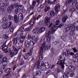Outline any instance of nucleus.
I'll return each instance as SVG.
<instances>
[{"label": "nucleus", "mask_w": 78, "mask_h": 78, "mask_svg": "<svg viewBox=\"0 0 78 78\" xmlns=\"http://www.w3.org/2000/svg\"><path fill=\"white\" fill-rule=\"evenodd\" d=\"M51 30L54 31V33L55 32V31H56V30L58 29V28L56 27V25H53L51 28Z\"/></svg>", "instance_id": "obj_15"}, {"label": "nucleus", "mask_w": 78, "mask_h": 78, "mask_svg": "<svg viewBox=\"0 0 78 78\" xmlns=\"http://www.w3.org/2000/svg\"><path fill=\"white\" fill-rule=\"evenodd\" d=\"M9 18L10 19H11V20H12V19H13V17L11 15H9Z\"/></svg>", "instance_id": "obj_59"}, {"label": "nucleus", "mask_w": 78, "mask_h": 78, "mask_svg": "<svg viewBox=\"0 0 78 78\" xmlns=\"http://www.w3.org/2000/svg\"><path fill=\"white\" fill-rule=\"evenodd\" d=\"M34 14V12H32L29 15H28V16H27L26 17V19H24V22H26V20H27V19H29V16H31V15H33V14Z\"/></svg>", "instance_id": "obj_35"}, {"label": "nucleus", "mask_w": 78, "mask_h": 78, "mask_svg": "<svg viewBox=\"0 0 78 78\" xmlns=\"http://www.w3.org/2000/svg\"><path fill=\"white\" fill-rule=\"evenodd\" d=\"M66 52L67 53V56H68V55H69L70 53V50H69V49H66Z\"/></svg>", "instance_id": "obj_55"}, {"label": "nucleus", "mask_w": 78, "mask_h": 78, "mask_svg": "<svg viewBox=\"0 0 78 78\" xmlns=\"http://www.w3.org/2000/svg\"><path fill=\"white\" fill-rule=\"evenodd\" d=\"M3 37H4V38L6 39H7L8 38V35L6 34H4L3 35Z\"/></svg>", "instance_id": "obj_54"}, {"label": "nucleus", "mask_w": 78, "mask_h": 78, "mask_svg": "<svg viewBox=\"0 0 78 78\" xmlns=\"http://www.w3.org/2000/svg\"><path fill=\"white\" fill-rule=\"evenodd\" d=\"M45 25H48L50 22V18L48 17H46L45 18Z\"/></svg>", "instance_id": "obj_9"}, {"label": "nucleus", "mask_w": 78, "mask_h": 78, "mask_svg": "<svg viewBox=\"0 0 78 78\" xmlns=\"http://www.w3.org/2000/svg\"><path fill=\"white\" fill-rule=\"evenodd\" d=\"M27 39L28 40H31V39H32V37H31L30 36L28 35L27 37Z\"/></svg>", "instance_id": "obj_57"}, {"label": "nucleus", "mask_w": 78, "mask_h": 78, "mask_svg": "<svg viewBox=\"0 0 78 78\" xmlns=\"http://www.w3.org/2000/svg\"><path fill=\"white\" fill-rule=\"evenodd\" d=\"M46 41L47 42H50L51 40V36L46 35Z\"/></svg>", "instance_id": "obj_17"}, {"label": "nucleus", "mask_w": 78, "mask_h": 78, "mask_svg": "<svg viewBox=\"0 0 78 78\" xmlns=\"http://www.w3.org/2000/svg\"><path fill=\"white\" fill-rule=\"evenodd\" d=\"M60 24V21L59 20H57L55 22V25H59Z\"/></svg>", "instance_id": "obj_42"}, {"label": "nucleus", "mask_w": 78, "mask_h": 78, "mask_svg": "<svg viewBox=\"0 0 78 78\" xmlns=\"http://www.w3.org/2000/svg\"><path fill=\"white\" fill-rule=\"evenodd\" d=\"M8 28H9L10 30V32H13L14 31V28H13V26L11 27H9Z\"/></svg>", "instance_id": "obj_40"}, {"label": "nucleus", "mask_w": 78, "mask_h": 78, "mask_svg": "<svg viewBox=\"0 0 78 78\" xmlns=\"http://www.w3.org/2000/svg\"><path fill=\"white\" fill-rule=\"evenodd\" d=\"M17 40H18V37H16L14 39L13 42L14 44H17Z\"/></svg>", "instance_id": "obj_23"}, {"label": "nucleus", "mask_w": 78, "mask_h": 78, "mask_svg": "<svg viewBox=\"0 0 78 78\" xmlns=\"http://www.w3.org/2000/svg\"><path fill=\"white\" fill-rule=\"evenodd\" d=\"M13 9L14 6L12 5L9 6L7 9L8 12L9 13H11L12 12V9Z\"/></svg>", "instance_id": "obj_11"}, {"label": "nucleus", "mask_w": 78, "mask_h": 78, "mask_svg": "<svg viewBox=\"0 0 78 78\" xmlns=\"http://www.w3.org/2000/svg\"><path fill=\"white\" fill-rule=\"evenodd\" d=\"M10 70H11V69L10 68H7L5 70V73H8V72H9L10 71Z\"/></svg>", "instance_id": "obj_45"}, {"label": "nucleus", "mask_w": 78, "mask_h": 78, "mask_svg": "<svg viewBox=\"0 0 78 78\" xmlns=\"http://www.w3.org/2000/svg\"><path fill=\"white\" fill-rule=\"evenodd\" d=\"M42 72L40 70L37 71L35 72L36 75L37 76H41L42 75Z\"/></svg>", "instance_id": "obj_20"}, {"label": "nucleus", "mask_w": 78, "mask_h": 78, "mask_svg": "<svg viewBox=\"0 0 78 78\" xmlns=\"http://www.w3.org/2000/svg\"><path fill=\"white\" fill-rule=\"evenodd\" d=\"M62 78H69V76L67 75L66 74H63V75L62 76Z\"/></svg>", "instance_id": "obj_44"}, {"label": "nucleus", "mask_w": 78, "mask_h": 78, "mask_svg": "<svg viewBox=\"0 0 78 78\" xmlns=\"http://www.w3.org/2000/svg\"><path fill=\"white\" fill-rule=\"evenodd\" d=\"M23 18V13H20L18 15V19L20 20H22Z\"/></svg>", "instance_id": "obj_24"}, {"label": "nucleus", "mask_w": 78, "mask_h": 78, "mask_svg": "<svg viewBox=\"0 0 78 78\" xmlns=\"http://www.w3.org/2000/svg\"><path fill=\"white\" fill-rule=\"evenodd\" d=\"M14 20L16 23H19V20L18 19L15 20Z\"/></svg>", "instance_id": "obj_62"}, {"label": "nucleus", "mask_w": 78, "mask_h": 78, "mask_svg": "<svg viewBox=\"0 0 78 78\" xmlns=\"http://www.w3.org/2000/svg\"><path fill=\"white\" fill-rule=\"evenodd\" d=\"M50 9V6H48L46 7L44 9V11H45V12H47L49 11Z\"/></svg>", "instance_id": "obj_29"}, {"label": "nucleus", "mask_w": 78, "mask_h": 78, "mask_svg": "<svg viewBox=\"0 0 78 78\" xmlns=\"http://www.w3.org/2000/svg\"><path fill=\"white\" fill-rule=\"evenodd\" d=\"M12 48L13 50H12L11 51V53H10V55L11 57H12L13 56V55H16L17 54V51H19V50L16 48V47L14 46H12Z\"/></svg>", "instance_id": "obj_3"}, {"label": "nucleus", "mask_w": 78, "mask_h": 78, "mask_svg": "<svg viewBox=\"0 0 78 78\" xmlns=\"http://www.w3.org/2000/svg\"><path fill=\"white\" fill-rule=\"evenodd\" d=\"M72 2H73V0H67L65 4L66 5H68L69 4L72 3Z\"/></svg>", "instance_id": "obj_31"}, {"label": "nucleus", "mask_w": 78, "mask_h": 78, "mask_svg": "<svg viewBox=\"0 0 78 78\" xmlns=\"http://www.w3.org/2000/svg\"><path fill=\"white\" fill-rule=\"evenodd\" d=\"M77 3V2L75 0L73 2H72V5H73V6H76V3Z\"/></svg>", "instance_id": "obj_38"}, {"label": "nucleus", "mask_w": 78, "mask_h": 78, "mask_svg": "<svg viewBox=\"0 0 78 78\" xmlns=\"http://www.w3.org/2000/svg\"><path fill=\"white\" fill-rule=\"evenodd\" d=\"M38 38L37 37H35V35L32 36V40L34 41L35 42H37L38 41Z\"/></svg>", "instance_id": "obj_18"}, {"label": "nucleus", "mask_w": 78, "mask_h": 78, "mask_svg": "<svg viewBox=\"0 0 78 78\" xmlns=\"http://www.w3.org/2000/svg\"><path fill=\"white\" fill-rule=\"evenodd\" d=\"M2 62V65H3L4 66H7V64L5 62Z\"/></svg>", "instance_id": "obj_61"}, {"label": "nucleus", "mask_w": 78, "mask_h": 78, "mask_svg": "<svg viewBox=\"0 0 78 78\" xmlns=\"http://www.w3.org/2000/svg\"><path fill=\"white\" fill-rule=\"evenodd\" d=\"M8 25L7 26L8 28H11L13 27V25L12 24V22L10 21L7 23Z\"/></svg>", "instance_id": "obj_19"}, {"label": "nucleus", "mask_w": 78, "mask_h": 78, "mask_svg": "<svg viewBox=\"0 0 78 78\" xmlns=\"http://www.w3.org/2000/svg\"><path fill=\"white\" fill-rule=\"evenodd\" d=\"M44 42H45V44H44V45H43L44 48H43V49H44V50H49L51 47V45L50 44V43H48V44L47 45L46 47H45V42H44L42 44L41 47L42 46V44H44Z\"/></svg>", "instance_id": "obj_7"}, {"label": "nucleus", "mask_w": 78, "mask_h": 78, "mask_svg": "<svg viewBox=\"0 0 78 78\" xmlns=\"http://www.w3.org/2000/svg\"><path fill=\"white\" fill-rule=\"evenodd\" d=\"M5 44H6V43H5V44H3L2 46V50H3V51H5V53H7V52H8V51L6 50V49H7V48H8V47L9 46L10 43H9L7 46L5 45Z\"/></svg>", "instance_id": "obj_4"}, {"label": "nucleus", "mask_w": 78, "mask_h": 78, "mask_svg": "<svg viewBox=\"0 0 78 78\" xmlns=\"http://www.w3.org/2000/svg\"><path fill=\"white\" fill-rule=\"evenodd\" d=\"M48 4H53V2H51L50 1V0H48Z\"/></svg>", "instance_id": "obj_64"}, {"label": "nucleus", "mask_w": 78, "mask_h": 78, "mask_svg": "<svg viewBox=\"0 0 78 78\" xmlns=\"http://www.w3.org/2000/svg\"><path fill=\"white\" fill-rule=\"evenodd\" d=\"M23 58H24V59L28 60V56H27V55L25 56L23 55Z\"/></svg>", "instance_id": "obj_60"}, {"label": "nucleus", "mask_w": 78, "mask_h": 78, "mask_svg": "<svg viewBox=\"0 0 78 78\" xmlns=\"http://www.w3.org/2000/svg\"><path fill=\"white\" fill-rule=\"evenodd\" d=\"M19 10H21L23 9V6L22 5H19L18 8Z\"/></svg>", "instance_id": "obj_36"}, {"label": "nucleus", "mask_w": 78, "mask_h": 78, "mask_svg": "<svg viewBox=\"0 0 78 78\" xmlns=\"http://www.w3.org/2000/svg\"><path fill=\"white\" fill-rule=\"evenodd\" d=\"M36 4V1H33L32 3L33 6L31 5V7L27 9V12H29L30 11V10L33 11V8H34V6H35Z\"/></svg>", "instance_id": "obj_8"}, {"label": "nucleus", "mask_w": 78, "mask_h": 78, "mask_svg": "<svg viewBox=\"0 0 78 78\" xmlns=\"http://www.w3.org/2000/svg\"><path fill=\"white\" fill-rule=\"evenodd\" d=\"M20 71H21V68H20V69L18 70L17 73L16 72L15 73L13 74V75H15V76H19V74L20 73L19 72H20Z\"/></svg>", "instance_id": "obj_28"}, {"label": "nucleus", "mask_w": 78, "mask_h": 78, "mask_svg": "<svg viewBox=\"0 0 78 78\" xmlns=\"http://www.w3.org/2000/svg\"><path fill=\"white\" fill-rule=\"evenodd\" d=\"M59 42V40H57L56 41H55L54 43V45H56L57 44H58Z\"/></svg>", "instance_id": "obj_58"}, {"label": "nucleus", "mask_w": 78, "mask_h": 78, "mask_svg": "<svg viewBox=\"0 0 78 78\" xmlns=\"http://www.w3.org/2000/svg\"><path fill=\"white\" fill-rule=\"evenodd\" d=\"M25 45L27 47L29 48L30 47V43L28 40H26L25 41Z\"/></svg>", "instance_id": "obj_22"}, {"label": "nucleus", "mask_w": 78, "mask_h": 78, "mask_svg": "<svg viewBox=\"0 0 78 78\" xmlns=\"http://www.w3.org/2000/svg\"><path fill=\"white\" fill-rule=\"evenodd\" d=\"M64 26V24H61L59 25L58 26V28H61L62 27Z\"/></svg>", "instance_id": "obj_63"}, {"label": "nucleus", "mask_w": 78, "mask_h": 78, "mask_svg": "<svg viewBox=\"0 0 78 78\" xmlns=\"http://www.w3.org/2000/svg\"><path fill=\"white\" fill-rule=\"evenodd\" d=\"M56 72H57L58 73H59L61 70V69H60V68H58L55 70Z\"/></svg>", "instance_id": "obj_50"}, {"label": "nucleus", "mask_w": 78, "mask_h": 78, "mask_svg": "<svg viewBox=\"0 0 78 78\" xmlns=\"http://www.w3.org/2000/svg\"><path fill=\"white\" fill-rule=\"evenodd\" d=\"M41 62L40 61H37L36 63V66H35L37 69H39V66H40V63Z\"/></svg>", "instance_id": "obj_27"}, {"label": "nucleus", "mask_w": 78, "mask_h": 78, "mask_svg": "<svg viewBox=\"0 0 78 78\" xmlns=\"http://www.w3.org/2000/svg\"><path fill=\"white\" fill-rule=\"evenodd\" d=\"M54 54V51H51V52L50 53V55L51 57H52L53 56V55Z\"/></svg>", "instance_id": "obj_52"}, {"label": "nucleus", "mask_w": 78, "mask_h": 78, "mask_svg": "<svg viewBox=\"0 0 78 78\" xmlns=\"http://www.w3.org/2000/svg\"><path fill=\"white\" fill-rule=\"evenodd\" d=\"M45 44V43L44 42L42 44V46L40 48V51L39 52V58L38 59V61H41V60H42V59H43V57H42V53H43V48H44V45Z\"/></svg>", "instance_id": "obj_2"}, {"label": "nucleus", "mask_w": 78, "mask_h": 78, "mask_svg": "<svg viewBox=\"0 0 78 78\" xmlns=\"http://www.w3.org/2000/svg\"><path fill=\"white\" fill-rule=\"evenodd\" d=\"M70 34L71 36H73V35H74L75 34H74V31L72 30L70 32Z\"/></svg>", "instance_id": "obj_49"}, {"label": "nucleus", "mask_w": 78, "mask_h": 78, "mask_svg": "<svg viewBox=\"0 0 78 78\" xmlns=\"http://www.w3.org/2000/svg\"><path fill=\"white\" fill-rule=\"evenodd\" d=\"M30 44L31 45H34L35 43L33 41H30Z\"/></svg>", "instance_id": "obj_47"}, {"label": "nucleus", "mask_w": 78, "mask_h": 78, "mask_svg": "<svg viewBox=\"0 0 78 78\" xmlns=\"http://www.w3.org/2000/svg\"><path fill=\"white\" fill-rule=\"evenodd\" d=\"M2 61L3 62H8V59L7 58L4 57L2 58Z\"/></svg>", "instance_id": "obj_33"}, {"label": "nucleus", "mask_w": 78, "mask_h": 78, "mask_svg": "<svg viewBox=\"0 0 78 78\" xmlns=\"http://www.w3.org/2000/svg\"><path fill=\"white\" fill-rule=\"evenodd\" d=\"M69 11L71 12H73L75 11V7L71 6L69 9Z\"/></svg>", "instance_id": "obj_14"}, {"label": "nucleus", "mask_w": 78, "mask_h": 78, "mask_svg": "<svg viewBox=\"0 0 78 78\" xmlns=\"http://www.w3.org/2000/svg\"><path fill=\"white\" fill-rule=\"evenodd\" d=\"M36 19V16H34L30 21V27H33L35 23V20Z\"/></svg>", "instance_id": "obj_6"}, {"label": "nucleus", "mask_w": 78, "mask_h": 78, "mask_svg": "<svg viewBox=\"0 0 78 78\" xmlns=\"http://www.w3.org/2000/svg\"><path fill=\"white\" fill-rule=\"evenodd\" d=\"M72 50H73L74 52H75V53H76V52H77V51H78V50L75 48H72Z\"/></svg>", "instance_id": "obj_41"}, {"label": "nucleus", "mask_w": 78, "mask_h": 78, "mask_svg": "<svg viewBox=\"0 0 78 78\" xmlns=\"http://www.w3.org/2000/svg\"><path fill=\"white\" fill-rule=\"evenodd\" d=\"M73 62H78V59L76 58H73Z\"/></svg>", "instance_id": "obj_46"}, {"label": "nucleus", "mask_w": 78, "mask_h": 78, "mask_svg": "<svg viewBox=\"0 0 78 78\" xmlns=\"http://www.w3.org/2000/svg\"><path fill=\"white\" fill-rule=\"evenodd\" d=\"M75 25H76L75 23H74L69 24L68 26V27L66 28V32L67 33L69 30H70L71 28V31H75V30H76V26Z\"/></svg>", "instance_id": "obj_1"}, {"label": "nucleus", "mask_w": 78, "mask_h": 78, "mask_svg": "<svg viewBox=\"0 0 78 78\" xmlns=\"http://www.w3.org/2000/svg\"><path fill=\"white\" fill-rule=\"evenodd\" d=\"M3 28L5 29V28H8V25H4L3 26Z\"/></svg>", "instance_id": "obj_53"}, {"label": "nucleus", "mask_w": 78, "mask_h": 78, "mask_svg": "<svg viewBox=\"0 0 78 78\" xmlns=\"http://www.w3.org/2000/svg\"><path fill=\"white\" fill-rule=\"evenodd\" d=\"M61 39L64 41H66V37L64 36H62L61 37Z\"/></svg>", "instance_id": "obj_56"}, {"label": "nucleus", "mask_w": 78, "mask_h": 78, "mask_svg": "<svg viewBox=\"0 0 78 78\" xmlns=\"http://www.w3.org/2000/svg\"><path fill=\"white\" fill-rule=\"evenodd\" d=\"M25 37V36L23 35H21L20 36V42L21 43V44H22L23 41H24V39Z\"/></svg>", "instance_id": "obj_13"}, {"label": "nucleus", "mask_w": 78, "mask_h": 78, "mask_svg": "<svg viewBox=\"0 0 78 78\" xmlns=\"http://www.w3.org/2000/svg\"><path fill=\"white\" fill-rule=\"evenodd\" d=\"M19 8H16L15 10V12L16 13V14H17V13H18V12H19Z\"/></svg>", "instance_id": "obj_51"}, {"label": "nucleus", "mask_w": 78, "mask_h": 78, "mask_svg": "<svg viewBox=\"0 0 78 78\" xmlns=\"http://www.w3.org/2000/svg\"><path fill=\"white\" fill-rule=\"evenodd\" d=\"M68 19V17L66 15H64L62 17V21L63 23H65V22H66L67 19Z\"/></svg>", "instance_id": "obj_16"}, {"label": "nucleus", "mask_w": 78, "mask_h": 78, "mask_svg": "<svg viewBox=\"0 0 78 78\" xmlns=\"http://www.w3.org/2000/svg\"><path fill=\"white\" fill-rule=\"evenodd\" d=\"M46 30V27H42L39 30V31L40 33H42V32H44L45 30Z\"/></svg>", "instance_id": "obj_26"}, {"label": "nucleus", "mask_w": 78, "mask_h": 78, "mask_svg": "<svg viewBox=\"0 0 78 78\" xmlns=\"http://www.w3.org/2000/svg\"><path fill=\"white\" fill-rule=\"evenodd\" d=\"M30 27H28L27 28H26L25 29L24 31H29L30 30Z\"/></svg>", "instance_id": "obj_48"}, {"label": "nucleus", "mask_w": 78, "mask_h": 78, "mask_svg": "<svg viewBox=\"0 0 78 78\" xmlns=\"http://www.w3.org/2000/svg\"><path fill=\"white\" fill-rule=\"evenodd\" d=\"M55 12H54L53 11H51L49 13L50 17H53V16L55 15Z\"/></svg>", "instance_id": "obj_25"}, {"label": "nucleus", "mask_w": 78, "mask_h": 78, "mask_svg": "<svg viewBox=\"0 0 78 78\" xmlns=\"http://www.w3.org/2000/svg\"><path fill=\"white\" fill-rule=\"evenodd\" d=\"M69 69L71 70H74L75 69V67L73 66H70L69 67Z\"/></svg>", "instance_id": "obj_32"}, {"label": "nucleus", "mask_w": 78, "mask_h": 78, "mask_svg": "<svg viewBox=\"0 0 78 78\" xmlns=\"http://www.w3.org/2000/svg\"><path fill=\"white\" fill-rule=\"evenodd\" d=\"M44 65L46 69H49L50 66H51L50 64H49L48 63H45Z\"/></svg>", "instance_id": "obj_30"}, {"label": "nucleus", "mask_w": 78, "mask_h": 78, "mask_svg": "<svg viewBox=\"0 0 78 78\" xmlns=\"http://www.w3.org/2000/svg\"><path fill=\"white\" fill-rule=\"evenodd\" d=\"M32 32L34 34H39L40 33L39 28L36 27L32 30Z\"/></svg>", "instance_id": "obj_10"}, {"label": "nucleus", "mask_w": 78, "mask_h": 78, "mask_svg": "<svg viewBox=\"0 0 78 78\" xmlns=\"http://www.w3.org/2000/svg\"><path fill=\"white\" fill-rule=\"evenodd\" d=\"M2 21L3 23H6L8 22V20L6 18H4L2 20Z\"/></svg>", "instance_id": "obj_37"}, {"label": "nucleus", "mask_w": 78, "mask_h": 78, "mask_svg": "<svg viewBox=\"0 0 78 78\" xmlns=\"http://www.w3.org/2000/svg\"><path fill=\"white\" fill-rule=\"evenodd\" d=\"M65 59H64L63 60H59L60 62H59V65L60 66L61 68L62 69H63V70L64 69V67H65L64 64H65Z\"/></svg>", "instance_id": "obj_5"}, {"label": "nucleus", "mask_w": 78, "mask_h": 78, "mask_svg": "<svg viewBox=\"0 0 78 78\" xmlns=\"http://www.w3.org/2000/svg\"><path fill=\"white\" fill-rule=\"evenodd\" d=\"M60 9V5L58 4L55 7V10L56 13L58 12Z\"/></svg>", "instance_id": "obj_12"}, {"label": "nucleus", "mask_w": 78, "mask_h": 78, "mask_svg": "<svg viewBox=\"0 0 78 78\" xmlns=\"http://www.w3.org/2000/svg\"><path fill=\"white\" fill-rule=\"evenodd\" d=\"M73 57L74 58H77L78 57V52L76 53V54H74L73 55Z\"/></svg>", "instance_id": "obj_43"}, {"label": "nucleus", "mask_w": 78, "mask_h": 78, "mask_svg": "<svg viewBox=\"0 0 78 78\" xmlns=\"http://www.w3.org/2000/svg\"><path fill=\"white\" fill-rule=\"evenodd\" d=\"M30 62H34V57H31L30 58Z\"/></svg>", "instance_id": "obj_39"}, {"label": "nucleus", "mask_w": 78, "mask_h": 78, "mask_svg": "<svg viewBox=\"0 0 78 78\" xmlns=\"http://www.w3.org/2000/svg\"><path fill=\"white\" fill-rule=\"evenodd\" d=\"M19 3H15L13 4V5H12L14 8H17V7H19Z\"/></svg>", "instance_id": "obj_34"}, {"label": "nucleus", "mask_w": 78, "mask_h": 78, "mask_svg": "<svg viewBox=\"0 0 78 78\" xmlns=\"http://www.w3.org/2000/svg\"><path fill=\"white\" fill-rule=\"evenodd\" d=\"M55 32H54V31L53 30H48V34H46V35H47V36H50V34H54Z\"/></svg>", "instance_id": "obj_21"}]
</instances>
